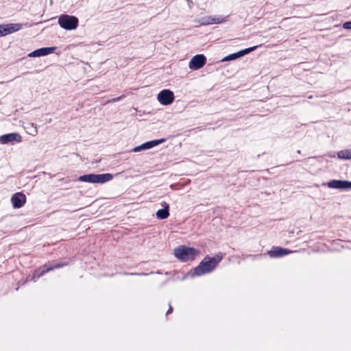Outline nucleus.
<instances>
[{
	"mask_svg": "<svg viewBox=\"0 0 351 351\" xmlns=\"http://www.w3.org/2000/svg\"><path fill=\"white\" fill-rule=\"evenodd\" d=\"M222 256L217 254L214 257L206 256L194 269V272L197 276H202L206 273L211 272L219 263L221 261Z\"/></svg>",
	"mask_w": 351,
	"mask_h": 351,
	"instance_id": "nucleus-1",
	"label": "nucleus"
},
{
	"mask_svg": "<svg viewBox=\"0 0 351 351\" xmlns=\"http://www.w3.org/2000/svg\"><path fill=\"white\" fill-rule=\"evenodd\" d=\"M198 253L199 252L196 249L184 245L180 246L174 250L175 256L183 262L194 260Z\"/></svg>",
	"mask_w": 351,
	"mask_h": 351,
	"instance_id": "nucleus-2",
	"label": "nucleus"
},
{
	"mask_svg": "<svg viewBox=\"0 0 351 351\" xmlns=\"http://www.w3.org/2000/svg\"><path fill=\"white\" fill-rule=\"evenodd\" d=\"M79 23L78 19L75 16L62 14L58 18V24L66 30L75 29Z\"/></svg>",
	"mask_w": 351,
	"mask_h": 351,
	"instance_id": "nucleus-3",
	"label": "nucleus"
},
{
	"mask_svg": "<svg viewBox=\"0 0 351 351\" xmlns=\"http://www.w3.org/2000/svg\"><path fill=\"white\" fill-rule=\"evenodd\" d=\"M113 176L110 173L104 174H88L80 176L79 180L90 183H104L112 179Z\"/></svg>",
	"mask_w": 351,
	"mask_h": 351,
	"instance_id": "nucleus-4",
	"label": "nucleus"
},
{
	"mask_svg": "<svg viewBox=\"0 0 351 351\" xmlns=\"http://www.w3.org/2000/svg\"><path fill=\"white\" fill-rule=\"evenodd\" d=\"M173 93L169 89H164L161 90L157 96L158 101L164 106H168L173 103L174 101Z\"/></svg>",
	"mask_w": 351,
	"mask_h": 351,
	"instance_id": "nucleus-5",
	"label": "nucleus"
},
{
	"mask_svg": "<svg viewBox=\"0 0 351 351\" xmlns=\"http://www.w3.org/2000/svg\"><path fill=\"white\" fill-rule=\"evenodd\" d=\"M22 25L20 23H9L0 25V37L5 36L8 34L14 33L20 30Z\"/></svg>",
	"mask_w": 351,
	"mask_h": 351,
	"instance_id": "nucleus-6",
	"label": "nucleus"
},
{
	"mask_svg": "<svg viewBox=\"0 0 351 351\" xmlns=\"http://www.w3.org/2000/svg\"><path fill=\"white\" fill-rule=\"evenodd\" d=\"M206 63V58L203 54H198L193 57L189 63V67L192 70L202 68Z\"/></svg>",
	"mask_w": 351,
	"mask_h": 351,
	"instance_id": "nucleus-7",
	"label": "nucleus"
},
{
	"mask_svg": "<svg viewBox=\"0 0 351 351\" xmlns=\"http://www.w3.org/2000/svg\"><path fill=\"white\" fill-rule=\"evenodd\" d=\"M21 141L22 137L17 133H10L0 136V143L1 144L13 143L14 142L21 143Z\"/></svg>",
	"mask_w": 351,
	"mask_h": 351,
	"instance_id": "nucleus-8",
	"label": "nucleus"
},
{
	"mask_svg": "<svg viewBox=\"0 0 351 351\" xmlns=\"http://www.w3.org/2000/svg\"><path fill=\"white\" fill-rule=\"evenodd\" d=\"M11 202L14 208H20L25 205L26 197L23 193L17 192L12 196Z\"/></svg>",
	"mask_w": 351,
	"mask_h": 351,
	"instance_id": "nucleus-9",
	"label": "nucleus"
},
{
	"mask_svg": "<svg viewBox=\"0 0 351 351\" xmlns=\"http://www.w3.org/2000/svg\"><path fill=\"white\" fill-rule=\"evenodd\" d=\"M328 186L332 189H351V182L346 180H333L328 182Z\"/></svg>",
	"mask_w": 351,
	"mask_h": 351,
	"instance_id": "nucleus-10",
	"label": "nucleus"
},
{
	"mask_svg": "<svg viewBox=\"0 0 351 351\" xmlns=\"http://www.w3.org/2000/svg\"><path fill=\"white\" fill-rule=\"evenodd\" d=\"M290 252H291L289 250L285 248H282L280 247H273L271 250L268 251L267 254L270 257L277 258L287 255Z\"/></svg>",
	"mask_w": 351,
	"mask_h": 351,
	"instance_id": "nucleus-11",
	"label": "nucleus"
},
{
	"mask_svg": "<svg viewBox=\"0 0 351 351\" xmlns=\"http://www.w3.org/2000/svg\"><path fill=\"white\" fill-rule=\"evenodd\" d=\"M165 141V139L164 138H161V139H159V140H154V141H148V142H146L143 144H142L140 146H138V147H136L134 149V152H139L142 149H150L154 146H156L163 142Z\"/></svg>",
	"mask_w": 351,
	"mask_h": 351,
	"instance_id": "nucleus-12",
	"label": "nucleus"
},
{
	"mask_svg": "<svg viewBox=\"0 0 351 351\" xmlns=\"http://www.w3.org/2000/svg\"><path fill=\"white\" fill-rule=\"evenodd\" d=\"M161 205L163 208L157 210L156 213V217L159 219H167L169 216V205L166 202H162Z\"/></svg>",
	"mask_w": 351,
	"mask_h": 351,
	"instance_id": "nucleus-13",
	"label": "nucleus"
},
{
	"mask_svg": "<svg viewBox=\"0 0 351 351\" xmlns=\"http://www.w3.org/2000/svg\"><path fill=\"white\" fill-rule=\"evenodd\" d=\"M67 265H68V263L65 262V263H56V264L52 265L47 267H46V266L45 265L44 266L45 269H43V271L40 274L39 276H42L45 275V274H47V272L52 271L54 269H58V268L62 267L64 266H66Z\"/></svg>",
	"mask_w": 351,
	"mask_h": 351,
	"instance_id": "nucleus-14",
	"label": "nucleus"
},
{
	"mask_svg": "<svg viewBox=\"0 0 351 351\" xmlns=\"http://www.w3.org/2000/svg\"><path fill=\"white\" fill-rule=\"evenodd\" d=\"M337 156L341 159L351 160V148L339 152Z\"/></svg>",
	"mask_w": 351,
	"mask_h": 351,
	"instance_id": "nucleus-15",
	"label": "nucleus"
},
{
	"mask_svg": "<svg viewBox=\"0 0 351 351\" xmlns=\"http://www.w3.org/2000/svg\"><path fill=\"white\" fill-rule=\"evenodd\" d=\"M226 20L221 16L215 17L208 16L206 19L207 24H219L224 22Z\"/></svg>",
	"mask_w": 351,
	"mask_h": 351,
	"instance_id": "nucleus-16",
	"label": "nucleus"
},
{
	"mask_svg": "<svg viewBox=\"0 0 351 351\" xmlns=\"http://www.w3.org/2000/svg\"><path fill=\"white\" fill-rule=\"evenodd\" d=\"M55 49H56V47H54L40 48V49H39L40 55V56L49 55L50 53H53Z\"/></svg>",
	"mask_w": 351,
	"mask_h": 351,
	"instance_id": "nucleus-17",
	"label": "nucleus"
},
{
	"mask_svg": "<svg viewBox=\"0 0 351 351\" xmlns=\"http://www.w3.org/2000/svg\"><path fill=\"white\" fill-rule=\"evenodd\" d=\"M256 48H257V46H254V47H249V48L241 50V51H239V55L241 57V56H243L244 55H246V54L250 53L251 51H254Z\"/></svg>",
	"mask_w": 351,
	"mask_h": 351,
	"instance_id": "nucleus-18",
	"label": "nucleus"
},
{
	"mask_svg": "<svg viewBox=\"0 0 351 351\" xmlns=\"http://www.w3.org/2000/svg\"><path fill=\"white\" fill-rule=\"evenodd\" d=\"M241 57L240 55H239V52H237V53H232V54H230L228 55V56H226L223 60H234L236 58H238Z\"/></svg>",
	"mask_w": 351,
	"mask_h": 351,
	"instance_id": "nucleus-19",
	"label": "nucleus"
},
{
	"mask_svg": "<svg viewBox=\"0 0 351 351\" xmlns=\"http://www.w3.org/2000/svg\"><path fill=\"white\" fill-rule=\"evenodd\" d=\"M29 57H40L39 49H36L29 54Z\"/></svg>",
	"mask_w": 351,
	"mask_h": 351,
	"instance_id": "nucleus-20",
	"label": "nucleus"
},
{
	"mask_svg": "<svg viewBox=\"0 0 351 351\" xmlns=\"http://www.w3.org/2000/svg\"><path fill=\"white\" fill-rule=\"evenodd\" d=\"M123 97V96L122 95V96H120V97H118L113 98L112 99L108 100L106 104L112 103V102H117V101H119Z\"/></svg>",
	"mask_w": 351,
	"mask_h": 351,
	"instance_id": "nucleus-21",
	"label": "nucleus"
},
{
	"mask_svg": "<svg viewBox=\"0 0 351 351\" xmlns=\"http://www.w3.org/2000/svg\"><path fill=\"white\" fill-rule=\"evenodd\" d=\"M343 27L344 29H351V21L346 22L343 25Z\"/></svg>",
	"mask_w": 351,
	"mask_h": 351,
	"instance_id": "nucleus-22",
	"label": "nucleus"
},
{
	"mask_svg": "<svg viewBox=\"0 0 351 351\" xmlns=\"http://www.w3.org/2000/svg\"><path fill=\"white\" fill-rule=\"evenodd\" d=\"M172 312H173V307L171 306V304H169V309L167 310L166 314L167 315L171 314Z\"/></svg>",
	"mask_w": 351,
	"mask_h": 351,
	"instance_id": "nucleus-23",
	"label": "nucleus"
},
{
	"mask_svg": "<svg viewBox=\"0 0 351 351\" xmlns=\"http://www.w3.org/2000/svg\"><path fill=\"white\" fill-rule=\"evenodd\" d=\"M37 134V130H35V134H34L33 135H36Z\"/></svg>",
	"mask_w": 351,
	"mask_h": 351,
	"instance_id": "nucleus-24",
	"label": "nucleus"
}]
</instances>
